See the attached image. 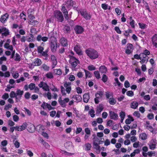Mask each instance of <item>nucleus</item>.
I'll return each instance as SVG.
<instances>
[{"label": "nucleus", "mask_w": 157, "mask_h": 157, "mask_svg": "<svg viewBox=\"0 0 157 157\" xmlns=\"http://www.w3.org/2000/svg\"><path fill=\"white\" fill-rule=\"evenodd\" d=\"M85 52L87 56L92 59H96L98 57V52L92 48H89L86 49Z\"/></svg>", "instance_id": "obj_1"}, {"label": "nucleus", "mask_w": 157, "mask_h": 157, "mask_svg": "<svg viewBox=\"0 0 157 157\" xmlns=\"http://www.w3.org/2000/svg\"><path fill=\"white\" fill-rule=\"evenodd\" d=\"M54 16L57 21L62 22L63 21L64 17L63 15L59 10H56L53 13Z\"/></svg>", "instance_id": "obj_2"}, {"label": "nucleus", "mask_w": 157, "mask_h": 157, "mask_svg": "<svg viewBox=\"0 0 157 157\" xmlns=\"http://www.w3.org/2000/svg\"><path fill=\"white\" fill-rule=\"evenodd\" d=\"M79 12L81 16L86 20H89L91 19V15L87 12L86 10H82Z\"/></svg>", "instance_id": "obj_3"}, {"label": "nucleus", "mask_w": 157, "mask_h": 157, "mask_svg": "<svg viewBox=\"0 0 157 157\" xmlns=\"http://www.w3.org/2000/svg\"><path fill=\"white\" fill-rule=\"evenodd\" d=\"M104 95V91H97L95 94L96 98L94 99V101L96 104H98L99 102V99L101 98Z\"/></svg>", "instance_id": "obj_4"}, {"label": "nucleus", "mask_w": 157, "mask_h": 157, "mask_svg": "<svg viewBox=\"0 0 157 157\" xmlns=\"http://www.w3.org/2000/svg\"><path fill=\"white\" fill-rule=\"evenodd\" d=\"M156 140L154 139H152L148 144L149 148L151 150H154L156 148Z\"/></svg>", "instance_id": "obj_5"}, {"label": "nucleus", "mask_w": 157, "mask_h": 157, "mask_svg": "<svg viewBox=\"0 0 157 157\" xmlns=\"http://www.w3.org/2000/svg\"><path fill=\"white\" fill-rule=\"evenodd\" d=\"M69 99L68 98H66L63 100L61 99V98L60 97L59 99V101L61 106L63 107H65L66 106V103L69 101Z\"/></svg>", "instance_id": "obj_6"}, {"label": "nucleus", "mask_w": 157, "mask_h": 157, "mask_svg": "<svg viewBox=\"0 0 157 157\" xmlns=\"http://www.w3.org/2000/svg\"><path fill=\"white\" fill-rule=\"evenodd\" d=\"M40 88H42L44 90L46 91H49V86H48L47 83L44 82H41L38 84Z\"/></svg>", "instance_id": "obj_7"}, {"label": "nucleus", "mask_w": 157, "mask_h": 157, "mask_svg": "<svg viewBox=\"0 0 157 157\" xmlns=\"http://www.w3.org/2000/svg\"><path fill=\"white\" fill-rule=\"evenodd\" d=\"M1 32V37L2 38L4 36H6L10 34L9 30L6 28H3L0 29Z\"/></svg>", "instance_id": "obj_8"}, {"label": "nucleus", "mask_w": 157, "mask_h": 157, "mask_svg": "<svg viewBox=\"0 0 157 157\" xmlns=\"http://www.w3.org/2000/svg\"><path fill=\"white\" fill-rule=\"evenodd\" d=\"M133 48L132 45L131 44H127L125 48V53L127 54H130L133 50Z\"/></svg>", "instance_id": "obj_9"}, {"label": "nucleus", "mask_w": 157, "mask_h": 157, "mask_svg": "<svg viewBox=\"0 0 157 157\" xmlns=\"http://www.w3.org/2000/svg\"><path fill=\"white\" fill-rule=\"evenodd\" d=\"M74 29L76 34H80L82 33L84 31L83 28L81 26L76 25L74 28Z\"/></svg>", "instance_id": "obj_10"}, {"label": "nucleus", "mask_w": 157, "mask_h": 157, "mask_svg": "<svg viewBox=\"0 0 157 157\" xmlns=\"http://www.w3.org/2000/svg\"><path fill=\"white\" fill-rule=\"evenodd\" d=\"M140 62L141 63H144L147 62L148 59V56L143 53H140Z\"/></svg>", "instance_id": "obj_11"}, {"label": "nucleus", "mask_w": 157, "mask_h": 157, "mask_svg": "<svg viewBox=\"0 0 157 157\" xmlns=\"http://www.w3.org/2000/svg\"><path fill=\"white\" fill-rule=\"evenodd\" d=\"M60 44L63 47L67 46L68 45V41L67 39L65 37H62L59 40Z\"/></svg>", "instance_id": "obj_12"}, {"label": "nucleus", "mask_w": 157, "mask_h": 157, "mask_svg": "<svg viewBox=\"0 0 157 157\" xmlns=\"http://www.w3.org/2000/svg\"><path fill=\"white\" fill-rule=\"evenodd\" d=\"M51 58L52 60V69L55 67L57 64V61L56 57L54 55H52L51 56Z\"/></svg>", "instance_id": "obj_13"}, {"label": "nucleus", "mask_w": 157, "mask_h": 157, "mask_svg": "<svg viewBox=\"0 0 157 157\" xmlns=\"http://www.w3.org/2000/svg\"><path fill=\"white\" fill-rule=\"evenodd\" d=\"M64 86L66 88V91L67 93L68 94H69L71 90V83L70 82H65L64 83Z\"/></svg>", "instance_id": "obj_14"}, {"label": "nucleus", "mask_w": 157, "mask_h": 157, "mask_svg": "<svg viewBox=\"0 0 157 157\" xmlns=\"http://www.w3.org/2000/svg\"><path fill=\"white\" fill-rule=\"evenodd\" d=\"M151 39L152 44L155 48H157V34L153 35Z\"/></svg>", "instance_id": "obj_15"}, {"label": "nucleus", "mask_w": 157, "mask_h": 157, "mask_svg": "<svg viewBox=\"0 0 157 157\" xmlns=\"http://www.w3.org/2000/svg\"><path fill=\"white\" fill-rule=\"evenodd\" d=\"M74 2L72 0H67L66 4H64L68 9H70L73 6Z\"/></svg>", "instance_id": "obj_16"}, {"label": "nucleus", "mask_w": 157, "mask_h": 157, "mask_svg": "<svg viewBox=\"0 0 157 157\" xmlns=\"http://www.w3.org/2000/svg\"><path fill=\"white\" fill-rule=\"evenodd\" d=\"M42 64V61L40 59H35L33 62L32 65L34 66H39Z\"/></svg>", "instance_id": "obj_17"}, {"label": "nucleus", "mask_w": 157, "mask_h": 157, "mask_svg": "<svg viewBox=\"0 0 157 157\" xmlns=\"http://www.w3.org/2000/svg\"><path fill=\"white\" fill-rule=\"evenodd\" d=\"M48 37L46 36L42 37L40 35H38L36 37V40L38 41L42 40L43 42H46L48 40Z\"/></svg>", "instance_id": "obj_18"}, {"label": "nucleus", "mask_w": 157, "mask_h": 157, "mask_svg": "<svg viewBox=\"0 0 157 157\" xmlns=\"http://www.w3.org/2000/svg\"><path fill=\"white\" fill-rule=\"evenodd\" d=\"M65 147L67 149H74V146L72 143L71 141H68L66 142L64 144Z\"/></svg>", "instance_id": "obj_19"}, {"label": "nucleus", "mask_w": 157, "mask_h": 157, "mask_svg": "<svg viewBox=\"0 0 157 157\" xmlns=\"http://www.w3.org/2000/svg\"><path fill=\"white\" fill-rule=\"evenodd\" d=\"M9 16V15L7 13H6L2 15L0 19V21L2 23H4L6 21Z\"/></svg>", "instance_id": "obj_20"}, {"label": "nucleus", "mask_w": 157, "mask_h": 157, "mask_svg": "<svg viewBox=\"0 0 157 157\" xmlns=\"http://www.w3.org/2000/svg\"><path fill=\"white\" fill-rule=\"evenodd\" d=\"M110 116L111 119L117 120L118 117V115L113 111L110 112Z\"/></svg>", "instance_id": "obj_21"}, {"label": "nucleus", "mask_w": 157, "mask_h": 157, "mask_svg": "<svg viewBox=\"0 0 157 157\" xmlns=\"http://www.w3.org/2000/svg\"><path fill=\"white\" fill-rule=\"evenodd\" d=\"M74 50L78 55H81L82 54V52L80 50V47L77 44L74 47Z\"/></svg>", "instance_id": "obj_22"}, {"label": "nucleus", "mask_w": 157, "mask_h": 157, "mask_svg": "<svg viewBox=\"0 0 157 157\" xmlns=\"http://www.w3.org/2000/svg\"><path fill=\"white\" fill-rule=\"evenodd\" d=\"M99 70L101 73L106 74L107 71V69L105 66L103 65L99 67Z\"/></svg>", "instance_id": "obj_23"}, {"label": "nucleus", "mask_w": 157, "mask_h": 157, "mask_svg": "<svg viewBox=\"0 0 157 157\" xmlns=\"http://www.w3.org/2000/svg\"><path fill=\"white\" fill-rule=\"evenodd\" d=\"M90 99V95L89 93H86L83 95V101L85 103H87Z\"/></svg>", "instance_id": "obj_24"}, {"label": "nucleus", "mask_w": 157, "mask_h": 157, "mask_svg": "<svg viewBox=\"0 0 157 157\" xmlns=\"http://www.w3.org/2000/svg\"><path fill=\"white\" fill-rule=\"evenodd\" d=\"M93 147L94 149L96 150V151H98V152H100V146L97 142L95 141L93 142Z\"/></svg>", "instance_id": "obj_25"}, {"label": "nucleus", "mask_w": 157, "mask_h": 157, "mask_svg": "<svg viewBox=\"0 0 157 157\" xmlns=\"http://www.w3.org/2000/svg\"><path fill=\"white\" fill-rule=\"evenodd\" d=\"M50 43V47L52 50V51H55L56 48V42H54Z\"/></svg>", "instance_id": "obj_26"}, {"label": "nucleus", "mask_w": 157, "mask_h": 157, "mask_svg": "<svg viewBox=\"0 0 157 157\" xmlns=\"http://www.w3.org/2000/svg\"><path fill=\"white\" fill-rule=\"evenodd\" d=\"M83 147L85 150L88 151L90 150V148L91 147V145L90 143H87L85 144Z\"/></svg>", "instance_id": "obj_27"}, {"label": "nucleus", "mask_w": 157, "mask_h": 157, "mask_svg": "<svg viewBox=\"0 0 157 157\" xmlns=\"http://www.w3.org/2000/svg\"><path fill=\"white\" fill-rule=\"evenodd\" d=\"M72 98L76 100L77 102H79L82 100V97L81 96L78 94H76L73 96Z\"/></svg>", "instance_id": "obj_28"}, {"label": "nucleus", "mask_w": 157, "mask_h": 157, "mask_svg": "<svg viewBox=\"0 0 157 157\" xmlns=\"http://www.w3.org/2000/svg\"><path fill=\"white\" fill-rule=\"evenodd\" d=\"M138 105V103L136 101H133L130 105V107L132 108L136 109Z\"/></svg>", "instance_id": "obj_29"}, {"label": "nucleus", "mask_w": 157, "mask_h": 157, "mask_svg": "<svg viewBox=\"0 0 157 157\" xmlns=\"http://www.w3.org/2000/svg\"><path fill=\"white\" fill-rule=\"evenodd\" d=\"M103 109V105L101 104H99L97 107L96 112L97 113H101Z\"/></svg>", "instance_id": "obj_30"}, {"label": "nucleus", "mask_w": 157, "mask_h": 157, "mask_svg": "<svg viewBox=\"0 0 157 157\" xmlns=\"http://www.w3.org/2000/svg\"><path fill=\"white\" fill-rule=\"evenodd\" d=\"M69 57L70 58L69 62L70 64L72 63V62H74L78 60L75 57L71 56L69 55Z\"/></svg>", "instance_id": "obj_31"}, {"label": "nucleus", "mask_w": 157, "mask_h": 157, "mask_svg": "<svg viewBox=\"0 0 157 157\" xmlns=\"http://www.w3.org/2000/svg\"><path fill=\"white\" fill-rule=\"evenodd\" d=\"M108 101L109 103L111 105H115L116 102V100L113 97L110 98L108 99Z\"/></svg>", "instance_id": "obj_32"}, {"label": "nucleus", "mask_w": 157, "mask_h": 157, "mask_svg": "<svg viewBox=\"0 0 157 157\" xmlns=\"http://www.w3.org/2000/svg\"><path fill=\"white\" fill-rule=\"evenodd\" d=\"M54 73L56 75H60L62 74L61 70L60 69H56L53 70Z\"/></svg>", "instance_id": "obj_33"}, {"label": "nucleus", "mask_w": 157, "mask_h": 157, "mask_svg": "<svg viewBox=\"0 0 157 157\" xmlns=\"http://www.w3.org/2000/svg\"><path fill=\"white\" fill-rule=\"evenodd\" d=\"M105 95L107 99H109L110 98L113 97V94L112 93L108 91L105 92Z\"/></svg>", "instance_id": "obj_34"}, {"label": "nucleus", "mask_w": 157, "mask_h": 157, "mask_svg": "<svg viewBox=\"0 0 157 157\" xmlns=\"http://www.w3.org/2000/svg\"><path fill=\"white\" fill-rule=\"evenodd\" d=\"M147 135L145 133H142L140 135V138L142 140H145L147 138Z\"/></svg>", "instance_id": "obj_35"}, {"label": "nucleus", "mask_w": 157, "mask_h": 157, "mask_svg": "<svg viewBox=\"0 0 157 157\" xmlns=\"http://www.w3.org/2000/svg\"><path fill=\"white\" fill-rule=\"evenodd\" d=\"M61 6L62 7L61 10L63 12V14L68 13L67 10L66 8V6H65V5L64 4H63Z\"/></svg>", "instance_id": "obj_36"}, {"label": "nucleus", "mask_w": 157, "mask_h": 157, "mask_svg": "<svg viewBox=\"0 0 157 157\" xmlns=\"http://www.w3.org/2000/svg\"><path fill=\"white\" fill-rule=\"evenodd\" d=\"M45 76L47 78L49 79L53 78L54 77L53 74L51 72H49L46 74Z\"/></svg>", "instance_id": "obj_37"}, {"label": "nucleus", "mask_w": 157, "mask_h": 157, "mask_svg": "<svg viewBox=\"0 0 157 157\" xmlns=\"http://www.w3.org/2000/svg\"><path fill=\"white\" fill-rule=\"evenodd\" d=\"M84 71L85 73L86 78H90L91 76V74L90 72L85 69Z\"/></svg>", "instance_id": "obj_38"}, {"label": "nucleus", "mask_w": 157, "mask_h": 157, "mask_svg": "<svg viewBox=\"0 0 157 157\" xmlns=\"http://www.w3.org/2000/svg\"><path fill=\"white\" fill-rule=\"evenodd\" d=\"M30 127H28V130L30 132H32L34 130V126L33 124H30Z\"/></svg>", "instance_id": "obj_39"}, {"label": "nucleus", "mask_w": 157, "mask_h": 157, "mask_svg": "<svg viewBox=\"0 0 157 157\" xmlns=\"http://www.w3.org/2000/svg\"><path fill=\"white\" fill-rule=\"evenodd\" d=\"M50 89L53 91L58 92L59 90L53 84L50 85Z\"/></svg>", "instance_id": "obj_40"}, {"label": "nucleus", "mask_w": 157, "mask_h": 157, "mask_svg": "<svg viewBox=\"0 0 157 157\" xmlns=\"http://www.w3.org/2000/svg\"><path fill=\"white\" fill-rule=\"evenodd\" d=\"M95 111L94 110L92 109H91L89 111V114H90L92 117H95V114H94Z\"/></svg>", "instance_id": "obj_41"}, {"label": "nucleus", "mask_w": 157, "mask_h": 157, "mask_svg": "<svg viewBox=\"0 0 157 157\" xmlns=\"http://www.w3.org/2000/svg\"><path fill=\"white\" fill-rule=\"evenodd\" d=\"M41 67L44 70L46 71H48L50 68V67L49 66L44 64L42 65Z\"/></svg>", "instance_id": "obj_42"}, {"label": "nucleus", "mask_w": 157, "mask_h": 157, "mask_svg": "<svg viewBox=\"0 0 157 157\" xmlns=\"http://www.w3.org/2000/svg\"><path fill=\"white\" fill-rule=\"evenodd\" d=\"M64 16L65 19L69 22V19L71 18V15L70 14H68V13H67L64 14Z\"/></svg>", "instance_id": "obj_43"}, {"label": "nucleus", "mask_w": 157, "mask_h": 157, "mask_svg": "<svg viewBox=\"0 0 157 157\" xmlns=\"http://www.w3.org/2000/svg\"><path fill=\"white\" fill-rule=\"evenodd\" d=\"M129 24L132 28H134L135 27V25H136V24H135V22L134 20H132V21H130Z\"/></svg>", "instance_id": "obj_44"}, {"label": "nucleus", "mask_w": 157, "mask_h": 157, "mask_svg": "<svg viewBox=\"0 0 157 157\" xmlns=\"http://www.w3.org/2000/svg\"><path fill=\"white\" fill-rule=\"evenodd\" d=\"M27 124L25 122L23 123L22 125L20 126V128H21V131L24 130L27 127Z\"/></svg>", "instance_id": "obj_45"}, {"label": "nucleus", "mask_w": 157, "mask_h": 157, "mask_svg": "<svg viewBox=\"0 0 157 157\" xmlns=\"http://www.w3.org/2000/svg\"><path fill=\"white\" fill-rule=\"evenodd\" d=\"M38 23V21L36 20L30 21L29 22V24L33 25H37Z\"/></svg>", "instance_id": "obj_46"}, {"label": "nucleus", "mask_w": 157, "mask_h": 157, "mask_svg": "<svg viewBox=\"0 0 157 157\" xmlns=\"http://www.w3.org/2000/svg\"><path fill=\"white\" fill-rule=\"evenodd\" d=\"M94 74L95 77L98 79L100 78V76L99 73L98 71H95L94 72Z\"/></svg>", "instance_id": "obj_47"}, {"label": "nucleus", "mask_w": 157, "mask_h": 157, "mask_svg": "<svg viewBox=\"0 0 157 157\" xmlns=\"http://www.w3.org/2000/svg\"><path fill=\"white\" fill-rule=\"evenodd\" d=\"M35 84L34 83H31L29 85V88L30 90H33L35 89Z\"/></svg>", "instance_id": "obj_48"}, {"label": "nucleus", "mask_w": 157, "mask_h": 157, "mask_svg": "<svg viewBox=\"0 0 157 157\" xmlns=\"http://www.w3.org/2000/svg\"><path fill=\"white\" fill-rule=\"evenodd\" d=\"M107 76L105 74H103L102 76V80L104 82H106L108 80Z\"/></svg>", "instance_id": "obj_49"}, {"label": "nucleus", "mask_w": 157, "mask_h": 157, "mask_svg": "<svg viewBox=\"0 0 157 157\" xmlns=\"http://www.w3.org/2000/svg\"><path fill=\"white\" fill-rule=\"evenodd\" d=\"M101 8L105 10H107L108 7V5L106 3L102 4L101 5Z\"/></svg>", "instance_id": "obj_50"}, {"label": "nucleus", "mask_w": 157, "mask_h": 157, "mask_svg": "<svg viewBox=\"0 0 157 157\" xmlns=\"http://www.w3.org/2000/svg\"><path fill=\"white\" fill-rule=\"evenodd\" d=\"M6 58L4 56L0 57V65L2 64L3 62L6 61Z\"/></svg>", "instance_id": "obj_51"}, {"label": "nucleus", "mask_w": 157, "mask_h": 157, "mask_svg": "<svg viewBox=\"0 0 157 157\" xmlns=\"http://www.w3.org/2000/svg\"><path fill=\"white\" fill-rule=\"evenodd\" d=\"M60 88L61 89V92L62 95L63 96H66V94L65 93V89L62 86H61Z\"/></svg>", "instance_id": "obj_52"}, {"label": "nucleus", "mask_w": 157, "mask_h": 157, "mask_svg": "<svg viewBox=\"0 0 157 157\" xmlns=\"http://www.w3.org/2000/svg\"><path fill=\"white\" fill-rule=\"evenodd\" d=\"M44 48L42 46H39L37 47V51L38 53H41L43 52Z\"/></svg>", "instance_id": "obj_53"}, {"label": "nucleus", "mask_w": 157, "mask_h": 157, "mask_svg": "<svg viewBox=\"0 0 157 157\" xmlns=\"http://www.w3.org/2000/svg\"><path fill=\"white\" fill-rule=\"evenodd\" d=\"M138 25L141 29H144L146 28L147 25L142 23H139Z\"/></svg>", "instance_id": "obj_54"}, {"label": "nucleus", "mask_w": 157, "mask_h": 157, "mask_svg": "<svg viewBox=\"0 0 157 157\" xmlns=\"http://www.w3.org/2000/svg\"><path fill=\"white\" fill-rule=\"evenodd\" d=\"M40 54H42L43 56L45 57L46 59H47L48 55L47 54V51L46 50L44 52L43 51L42 52H41V53Z\"/></svg>", "instance_id": "obj_55"}, {"label": "nucleus", "mask_w": 157, "mask_h": 157, "mask_svg": "<svg viewBox=\"0 0 157 157\" xmlns=\"http://www.w3.org/2000/svg\"><path fill=\"white\" fill-rule=\"evenodd\" d=\"M141 144L139 141H137L134 143L133 144V147L137 148L140 146V144Z\"/></svg>", "instance_id": "obj_56"}, {"label": "nucleus", "mask_w": 157, "mask_h": 157, "mask_svg": "<svg viewBox=\"0 0 157 157\" xmlns=\"http://www.w3.org/2000/svg\"><path fill=\"white\" fill-rule=\"evenodd\" d=\"M44 95L47 96L49 100H50L51 99V93L49 92H48L47 93H45L44 94Z\"/></svg>", "instance_id": "obj_57"}, {"label": "nucleus", "mask_w": 157, "mask_h": 157, "mask_svg": "<svg viewBox=\"0 0 157 157\" xmlns=\"http://www.w3.org/2000/svg\"><path fill=\"white\" fill-rule=\"evenodd\" d=\"M20 17L21 19H23L24 21L26 20V15L23 13H21L20 14Z\"/></svg>", "instance_id": "obj_58"}, {"label": "nucleus", "mask_w": 157, "mask_h": 157, "mask_svg": "<svg viewBox=\"0 0 157 157\" xmlns=\"http://www.w3.org/2000/svg\"><path fill=\"white\" fill-rule=\"evenodd\" d=\"M13 144L15 147L17 148H18L20 147V143L17 140H14L13 141Z\"/></svg>", "instance_id": "obj_59"}, {"label": "nucleus", "mask_w": 157, "mask_h": 157, "mask_svg": "<svg viewBox=\"0 0 157 157\" xmlns=\"http://www.w3.org/2000/svg\"><path fill=\"white\" fill-rule=\"evenodd\" d=\"M14 60L15 61H20L21 57L19 54L17 53L16 54L15 58L14 59Z\"/></svg>", "instance_id": "obj_60"}, {"label": "nucleus", "mask_w": 157, "mask_h": 157, "mask_svg": "<svg viewBox=\"0 0 157 157\" xmlns=\"http://www.w3.org/2000/svg\"><path fill=\"white\" fill-rule=\"evenodd\" d=\"M10 96L11 98L17 97L16 93H15L13 91H12L10 93Z\"/></svg>", "instance_id": "obj_61"}, {"label": "nucleus", "mask_w": 157, "mask_h": 157, "mask_svg": "<svg viewBox=\"0 0 157 157\" xmlns=\"http://www.w3.org/2000/svg\"><path fill=\"white\" fill-rule=\"evenodd\" d=\"M126 94L128 96L132 97L134 95V93L132 91H128L126 92Z\"/></svg>", "instance_id": "obj_62"}, {"label": "nucleus", "mask_w": 157, "mask_h": 157, "mask_svg": "<svg viewBox=\"0 0 157 157\" xmlns=\"http://www.w3.org/2000/svg\"><path fill=\"white\" fill-rule=\"evenodd\" d=\"M85 132L86 134L90 135L91 134V131L90 129L88 128H86L85 129Z\"/></svg>", "instance_id": "obj_63"}, {"label": "nucleus", "mask_w": 157, "mask_h": 157, "mask_svg": "<svg viewBox=\"0 0 157 157\" xmlns=\"http://www.w3.org/2000/svg\"><path fill=\"white\" fill-rule=\"evenodd\" d=\"M23 91L19 89H18L16 92L17 95H20L21 97L23 94Z\"/></svg>", "instance_id": "obj_64"}]
</instances>
